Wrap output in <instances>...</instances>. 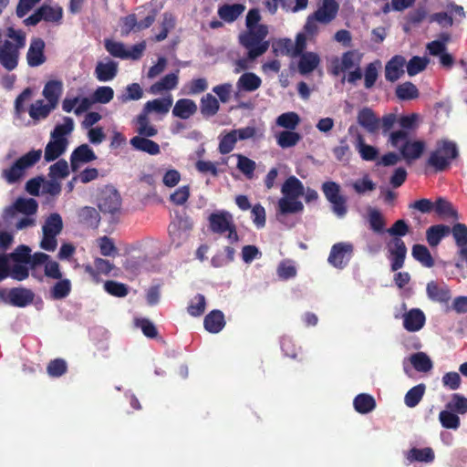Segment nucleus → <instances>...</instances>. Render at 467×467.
<instances>
[{
    "label": "nucleus",
    "instance_id": "47",
    "mask_svg": "<svg viewBox=\"0 0 467 467\" xmlns=\"http://www.w3.org/2000/svg\"><path fill=\"white\" fill-rule=\"evenodd\" d=\"M301 139L302 137L298 132L289 130L280 131L276 136L277 144L283 149L296 146Z\"/></svg>",
    "mask_w": 467,
    "mask_h": 467
},
{
    "label": "nucleus",
    "instance_id": "37",
    "mask_svg": "<svg viewBox=\"0 0 467 467\" xmlns=\"http://www.w3.org/2000/svg\"><path fill=\"white\" fill-rule=\"evenodd\" d=\"M356 148L360 154L362 160L371 161L376 160L379 154V150L374 146L365 143V139L360 133L357 134L356 137Z\"/></svg>",
    "mask_w": 467,
    "mask_h": 467
},
{
    "label": "nucleus",
    "instance_id": "10",
    "mask_svg": "<svg viewBox=\"0 0 467 467\" xmlns=\"http://www.w3.org/2000/svg\"><path fill=\"white\" fill-rule=\"evenodd\" d=\"M390 260V269L396 272L403 267L407 254V247L401 238L394 237L388 244Z\"/></svg>",
    "mask_w": 467,
    "mask_h": 467
},
{
    "label": "nucleus",
    "instance_id": "36",
    "mask_svg": "<svg viewBox=\"0 0 467 467\" xmlns=\"http://www.w3.org/2000/svg\"><path fill=\"white\" fill-rule=\"evenodd\" d=\"M200 109L203 117H213L216 115L220 109L219 101L214 96L207 93L201 99Z\"/></svg>",
    "mask_w": 467,
    "mask_h": 467
},
{
    "label": "nucleus",
    "instance_id": "58",
    "mask_svg": "<svg viewBox=\"0 0 467 467\" xmlns=\"http://www.w3.org/2000/svg\"><path fill=\"white\" fill-rule=\"evenodd\" d=\"M105 291L116 297H124L129 293V287L123 283L109 280L104 283Z\"/></svg>",
    "mask_w": 467,
    "mask_h": 467
},
{
    "label": "nucleus",
    "instance_id": "16",
    "mask_svg": "<svg viewBox=\"0 0 467 467\" xmlns=\"http://www.w3.org/2000/svg\"><path fill=\"white\" fill-rule=\"evenodd\" d=\"M357 120L368 133H377L380 129V119L368 107H364L358 112Z\"/></svg>",
    "mask_w": 467,
    "mask_h": 467
},
{
    "label": "nucleus",
    "instance_id": "57",
    "mask_svg": "<svg viewBox=\"0 0 467 467\" xmlns=\"http://www.w3.org/2000/svg\"><path fill=\"white\" fill-rule=\"evenodd\" d=\"M300 122V118L297 113L290 111L278 116L276 119V125L293 130Z\"/></svg>",
    "mask_w": 467,
    "mask_h": 467
},
{
    "label": "nucleus",
    "instance_id": "13",
    "mask_svg": "<svg viewBox=\"0 0 467 467\" xmlns=\"http://www.w3.org/2000/svg\"><path fill=\"white\" fill-rule=\"evenodd\" d=\"M45 42L40 37H35L31 40L26 53V61L29 67H36L46 62Z\"/></svg>",
    "mask_w": 467,
    "mask_h": 467
},
{
    "label": "nucleus",
    "instance_id": "30",
    "mask_svg": "<svg viewBox=\"0 0 467 467\" xmlns=\"http://www.w3.org/2000/svg\"><path fill=\"white\" fill-rule=\"evenodd\" d=\"M451 233V227L445 224H435L426 231V239L430 246H437L442 238Z\"/></svg>",
    "mask_w": 467,
    "mask_h": 467
},
{
    "label": "nucleus",
    "instance_id": "2",
    "mask_svg": "<svg viewBox=\"0 0 467 467\" xmlns=\"http://www.w3.org/2000/svg\"><path fill=\"white\" fill-rule=\"evenodd\" d=\"M388 142L390 146L397 150L400 157L406 161L407 163L420 159L423 154L426 143L422 140H410L409 132L404 130H394L389 133Z\"/></svg>",
    "mask_w": 467,
    "mask_h": 467
},
{
    "label": "nucleus",
    "instance_id": "4",
    "mask_svg": "<svg viewBox=\"0 0 467 467\" xmlns=\"http://www.w3.org/2000/svg\"><path fill=\"white\" fill-rule=\"evenodd\" d=\"M267 35V26L259 25L255 28H247L239 36L240 44L248 50L249 59H255L268 50L269 42L265 40Z\"/></svg>",
    "mask_w": 467,
    "mask_h": 467
},
{
    "label": "nucleus",
    "instance_id": "40",
    "mask_svg": "<svg viewBox=\"0 0 467 467\" xmlns=\"http://www.w3.org/2000/svg\"><path fill=\"white\" fill-rule=\"evenodd\" d=\"M434 451L431 447H425L422 449L412 448L407 453V459L410 462H432L434 461Z\"/></svg>",
    "mask_w": 467,
    "mask_h": 467
},
{
    "label": "nucleus",
    "instance_id": "53",
    "mask_svg": "<svg viewBox=\"0 0 467 467\" xmlns=\"http://www.w3.org/2000/svg\"><path fill=\"white\" fill-rule=\"evenodd\" d=\"M446 409L456 414L467 413V398L460 393L451 395V400L446 404Z\"/></svg>",
    "mask_w": 467,
    "mask_h": 467
},
{
    "label": "nucleus",
    "instance_id": "17",
    "mask_svg": "<svg viewBox=\"0 0 467 467\" xmlns=\"http://www.w3.org/2000/svg\"><path fill=\"white\" fill-rule=\"evenodd\" d=\"M426 293L429 299L440 304L448 305L451 298L449 286L445 284L439 285L435 281H431L427 284Z\"/></svg>",
    "mask_w": 467,
    "mask_h": 467
},
{
    "label": "nucleus",
    "instance_id": "52",
    "mask_svg": "<svg viewBox=\"0 0 467 467\" xmlns=\"http://www.w3.org/2000/svg\"><path fill=\"white\" fill-rule=\"evenodd\" d=\"M58 281L50 289L51 297L58 300L67 297L71 292V282L69 279H57Z\"/></svg>",
    "mask_w": 467,
    "mask_h": 467
},
{
    "label": "nucleus",
    "instance_id": "8",
    "mask_svg": "<svg viewBox=\"0 0 467 467\" xmlns=\"http://www.w3.org/2000/svg\"><path fill=\"white\" fill-rule=\"evenodd\" d=\"M38 208L37 202L35 199L17 198L16 202L6 207L3 213V219L6 223H11L18 213L31 216L36 213Z\"/></svg>",
    "mask_w": 467,
    "mask_h": 467
},
{
    "label": "nucleus",
    "instance_id": "59",
    "mask_svg": "<svg viewBox=\"0 0 467 467\" xmlns=\"http://www.w3.org/2000/svg\"><path fill=\"white\" fill-rule=\"evenodd\" d=\"M97 242L101 255L112 257L118 255V248L116 247L113 240L109 236H101L97 240Z\"/></svg>",
    "mask_w": 467,
    "mask_h": 467
},
{
    "label": "nucleus",
    "instance_id": "24",
    "mask_svg": "<svg viewBox=\"0 0 467 467\" xmlns=\"http://www.w3.org/2000/svg\"><path fill=\"white\" fill-rule=\"evenodd\" d=\"M204 328L213 334L219 333L225 326L224 315L221 310L211 311L203 320Z\"/></svg>",
    "mask_w": 467,
    "mask_h": 467
},
{
    "label": "nucleus",
    "instance_id": "27",
    "mask_svg": "<svg viewBox=\"0 0 467 467\" xmlns=\"http://www.w3.org/2000/svg\"><path fill=\"white\" fill-rule=\"evenodd\" d=\"M281 192L286 198L297 199L304 194L305 189L299 179L296 176H290L282 185Z\"/></svg>",
    "mask_w": 467,
    "mask_h": 467
},
{
    "label": "nucleus",
    "instance_id": "12",
    "mask_svg": "<svg viewBox=\"0 0 467 467\" xmlns=\"http://www.w3.org/2000/svg\"><path fill=\"white\" fill-rule=\"evenodd\" d=\"M338 10L339 5L336 0H322L313 15L318 23L327 25L337 17Z\"/></svg>",
    "mask_w": 467,
    "mask_h": 467
},
{
    "label": "nucleus",
    "instance_id": "9",
    "mask_svg": "<svg viewBox=\"0 0 467 467\" xmlns=\"http://www.w3.org/2000/svg\"><path fill=\"white\" fill-rule=\"evenodd\" d=\"M354 246L350 243L340 242L332 245L327 262L337 269L345 268L352 258Z\"/></svg>",
    "mask_w": 467,
    "mask_h": 467
},
{
    "label": "nucleus",
    "instance_id": "38",
    "mask_svg": "<svg viewBox=\"0 0 467 467\" xmlns=\"http://www.w3.org/2000/svg\"><path fill=\"white\" fill-rule=\"evenodd\" d=\"M320 62L319 57L313 52L301 54L298 62V70L301 74L306 75L314 71Z\"/></svg>",
    "mask_w": 467,
    "mask_h": 467
},
{
    "label": "nucleus",
    "instance_id": "55",
    "mask_svg": "<svg viewBox=\"0 0 467 467\" xmlns=\"http://www.w3.org/2000/svg\"><path fill=\"white\" fill-rule=\"evenodd\" d=\"M237 140V136L234 130L224 135L222 134L218 147L219 152L223 155L230 153L234 149Z\"/></svg>",
    "mask_w": 467,
    "mask_h": 467
},
{
    "label": "nucleus",
    "instance_id": "3",
    "mask_svg": "<svg viewBox=\"0 0 467 467\" xmlns=\"http://www.w3.org/2000/svg\"><path fill=\"white\" fill-rule=\"evenodd\" d=\"M459 156L457 144L449 140L437 141L436 148L430 153L426 161V166L431 167L436 172L448 170L451 161Z\"/></svg>",
    "mask_w": 467,
    "mask_h": 467
},
{
    "label": "nucleus",
    "instance_id": "31",
    "mask_svg": "<svg viewBox=\"0 0 467 467\" xmlns=\"http://www.w3.org/2000/svg\"><path fill=\"white\" fill-rule=\"evenodd\" d=\"M67 145L68 143L64 140L51 139L45 148L46 161L50 162L57 160L66 151Z\"/></svg>",
    "mask_w": 467,
    "mask_h": 467
},
{
    "label": "nucleus",
    "instance_id": "32",
    "mask_svg": "<svg viewBox=\"0 0 467 467\" xmlns=\"http://www.w3.org/2000/svg\"><path fill=\"white\" fill-rule=\"evenodd\" d=\"M244 9L245 6L243 4H225L219 7L218 16L223 21L232 23L243 14Z\"/></svg>",
    "mask_w": 467,
    "mask_h": 467
},
{
    "label": "nucleus",
    "instance_id": "64",
    "mask_svg": "<svg viewBox=\"0 0 467 467\" xmlns=\"http://www.w3.org/2000/svg\"><path fill=\"white\" fill-rule=\"evenodd\" d=\"M451 232L457 246H465L467 244V226L464 223H455L451 228Z\"/></svg>",
    "mask_w": 467,
    "mask_h": 467
},
{
    "label": "nucleus",
    "instance_id": "39",
    "mask_svg": "<svg viewBox=\"0 0 467 467\" xmlns=\"http://www.w3.org/2000/svg\"><path fill=\"white\" fill-rule=\"evenodd\" d=\"M172 105V99L171 96L162 99H155L146 102L144 109L146 113L157 112L160 114H166L169 112Z\"/></svg>",
    "mask_w": 467,
    "mask_h": 467
},
{
    "label": "nucleus",
    "instance_id": "5",
    "mask_svg": "<svg viewBox=\"0 0 467 467\" xmlns=\"http://www.w3.org/2000/svg\"><path fill=\"white\" fill-rule=\"evenodd\" d=\"M41 150H32L17 159L9 169L4 170L3 177L8 183H16L24 176L27 168L34 166L41 158Z\"/></svg>",
    "mask_w": 467,
    "mask_h": 467
},
{
    "label": "nucleus",
    "instance_id": "50",
    "mask_svg": "<svg viewBox=\"0 0 467 467\" xmlns=\"http://www.w3.org/2000/svg\"><path fill=\"white\" fill-rule=\"evenodd\" d=\"M279 212L282 214L296 213L304 210V205L296 199L281 198L278 202Z\"/></svg>",
    "mask_w": 467,
    "mask_h": 467
},
{
    "label": "nucleus",
    "instance_id": "20",
    "mask_svg": "<svg viewBox=\"0 0 467 467\" xmlns=\"http://www.w3.org/2000/svg\"><path fill=\"white\" fill-rule=\"evenodd\" d=\"M435 213L443 220H459V213L453 204L444 197H438L434 202Z\"/></svg>",
    "mask_w": 467,
    "mask_h": 467
},
{
    "label": "nucleus",
    "instance_id": "62",
    "mask_svg": "<svg viewBox=\"0 0 467 467\" xmlns=\"http://www.w3.org/2000/svg\"><path fill=\"white\" fill-rule=\"evenodd\" d=\"M106 50L113 57L119 58H129L130 52L126 50L124 45L120 42L112 40L105 41Z\"/></svg>",
    "mask_w": 467,
    "mask_h": 467
},
{
    "label": "nucleus",
    "instance_id": "33",
    "mask_svg": "<svg viewBox=\"0 0 467 467\" xmlns=\"http://www.w3.org/2000/svg\"><path fill=\"white\" fill-rule=\"evenodd\" d=\"M62 93V83L58 80L47 82L43 89V96L52 108H57L59 97Z\"/></svg>",
    "mask_w": 467,
    "mask_h": 467
},
{
    "label": "nucleus",
    "instance_id": "34",
    "mask_svg": "<svg viewBox=\"0 0 467 467\" xmlns=\"http://www.w3.org/2000/svg\"><path fill=\"white\" fill-rule=\"evenodd\" d=\"M178 71L164 76L160 81L150 86V91L152 94H158L163 90H171L178 85Z\"/></svg>",
    "mask_w": 467,
    "mask_h": 467
},
{
    "label": "nucleus",
    "instance_id": "11",
    "mask_svg": "<svg viewBox=\"0 0 467 467\" xmlns=\"http://www.w3.org/2000/svg\"><path fill=\"white\" fill-rule=\"evenodd\" d=\"M208 221L211 232L219 234H225L231 225L234 223L232 214L226 211L212 213L208 217Z\"/></svg>",
    "mask_w": 467,
    "mask_h": 467
},
{
    "label": "nucleus",
    "instance_id": "51",
    "mask_svg": "<svg viewBox=\"0 0 467 467\" xmlns=\"http://www.w3.org/2000/svg\"><path fill=\"white\" fill-rule=\"evenodd\" d=\"M368 222L370 229L375 233H382L385 228V219L382 213L376 208L368 211Z\"/></svg>",
    "mask_w": 467,
    "mask_h": 467
},
{
    "label": "nucleus",
    "instance_id": "26",
    "mask_svg": "<svg viewBox=\"0 0 467 467\" xmlns=\"http://www.w3.org/2000/svg\"><path fill=\"white\" fill-rule=\"evenodd\" d=\"M130 143L134 150L150 155H157L161 152L160 145L146 137L135 136L130 140Z\"/></svg>",
    "mask_w": 467,
    "mask_h": 467
},
{
    "label": "nucleus",
    "instance_id": "18",
    "mask_svg": "<svg viewBox=\"0 0 467 467\" xmlns=\"http://www.w3.org/2000/svg\"><path fill=\"white\" fill-rule=\"evenodd\" d=\"M100 212L114 214L120 209L121 199L116 190L103 192L99 199Z\"/></svg>",
    "mask_w": 467,
    "mask_h": 467
},
{
    "label": "nucleus",
    "instance_id": "41",
    "mask_svg": "<svg viewBox=\"0 0 467 467\" xmlns=\"http://www.w3.org/2000/svg\"><path fill=\"white\" fill-rule=\"evenodd\" d=\"M411 254L416 261L425 267L431 268L434 265V259L430 250L423 244H414L412 246Z\"/></svg>",
    "mask_w": 467,
    "mask_h": 467
},
{
    "label": "nucleus",
    "instance_id": "14",
    "mask_svg": "<svg viewBox=\"0 0 467 467\" xmlns=\"http://www.w3.org/2000/svg\"><path fill=\"white\" fill-rule=\"evenodd\" d=\"M97 159L93 150L88 144L77 147L70 155V166L73 171L79 169L81 163H88Z\"/></svg>",
    "mask_w": 467,
    "mask_h": 467
},
{
    "label": "nucleus",
    "instance_id": "6",
    "mask_svg": "<svg viewBox=\"0 0 467 467\" xmlns=\"http://www.w3.org/2000/svg\"><path fill=\"white\" fill-rule=\"evenodd\" d=\"M322 192L327 200L332 204V210L338 217L347 214V198L340 193V186L335 182H325L322 184Z\"/></svg>",
    "mask_w": 467,
    "mask_h": 467
},
{
    "label": "nucleus",
    "instance_id": "23",
    "mask_svg": "<svg viewBox=\"0 0 467 467\" xmlns=\"http://www.w3.org/2000/svg\"><path fill=\"white\" fill-rule=\"evenodd\" d=\"M78 221L88 228L97 229L99 225V213L90 206H84L78 211Z\"/></svg>",
    "mask_w": 467,
    "mask_h": 467
},
{
    "label": "nucleus",
    "instance_id": "25",
    "mask_svg": "<svg viewBox=\"0 0 467 467\" xmlns=\"http://www.w3.org/2000/svg\"><path fill=\"white\" fill-rule=\"evenodd\" d=\"M362 55L356 49L346 51L342 54L339 66H336L334 73L338 74V71L345 72L352 67L359 66Z\"/></svg>",
    "mask_w": 467,
    "mask_h": 467
},
{
    "label": "nucleus",
    "instance_id": "49",
    "mask_svg": "<svg viewBox=\"0 0 467 467\" xmlns=\"http://www.w3.org/2000/svg\"><path fill=\"white\" fill-rule=\"evenodd\" d=\"M63 230V221L59 213H51L45 221L42 231L58 235Z\"/></svg>",
    "mask_w": 467,
    "mask_h": 467
},
{
    "label": "nucleus",
    "instance_id": "54",
    "mask_svg": "<svg viewBox=\"0 0 467 467\" xmlns=\"http://www.w3.org/2000/svg\"><path fill=\"white\" fill-rule=\"evenodd\" d=\"M439 420L445 429L457 430L460 427L459 416L448 409L440 412Z\"/></svg>",
    "mask_w": 467,
    "mask_h": 467
},
{
    "label": "nucleus",
    "instance_id": "43",
    "mask_svg": "<svg viewBox=\"0 0 467 467\" xmlns=\"http://www.w3.org/2000/svg\"><path fill=\"white\" fill-rule=\"evenodd\" d=\"M74 130V120L70 117H64L63 123L57 124L50 134L51 139L61 140L68 143L67 135H69Z\"/></svg>",
    "mask_w": 467,
    "mask_h": 467
},
{
    "label": "nucleus",
    "instance_id": "63",
    "mask_svg": "<svg viewBox=\"0 0 467 467\" xmlns=\"http://www.w3.org/2000/svg\"><path fill=\"white\" fill-rule=\"evenodd\" d=\"M67 370V362L62 358L51 360L47 367V374L52 378H58L64 375Z\"/></svg>",
    "mask_w": 467,
    "mask_h": 467
},
{
    "label": "nucleus",
    "instance_id": "42",
    "mask_svg": "<svg viewBox=\"0 0 467 467\" xmlns=\"http://www.w3.org/2000/svg\"><path fill=\"white\" fill-rule=\"evenodd\" d=\"M353 405L358 413L366 414L375 409L376 401L371 395L361 393L356 396L353 401Z\"/></svg>",
    "mask_w": 467,
    "mask_h": 467
},
{
    "label": "nucleus",
    "instance_id": "19",
    "mask_svg": "<svg viewBox=\"0 0 467 467\" xmlns=\"http://www.w3.org/2000/svg\"><path fill=\"white\" fill-rule=\"evenodd\" d=\"M35 294L25 287L9 289V305L16 307H25L34 301Z\"/></svg>",
    "mask_w": 467,
    "mask_h": 467
},
{
    "label": "nucleus",
    "instance_id": "21",
    "mask_svg": "<svg viewBox=\"0 0 467 467\" xmlns=\"http://www.w3.org/2000/svg\"><path fill=\"white\" fill-rule=\"evenodd\" d=\"M406 60L402 56L396 55L386 63L385 78L389 82L397 81L404 74Z\"/></svg>",
    "mask_w": 467,
    "mask_h": 467
},
{
    "label": "nucleus",
    "instance_id": "22",
    "mask_svg": "<svg viewBox=\"0 0 467 467\" xmlns=\"http://www.w3.org/2000/svg\"><path fill=\"white\" fill-rule=\"evenodd\" d=\"M425 315L419 308L410 309L403 316V327L409 332L420 330L425 324Z\"/></svg>",
    "mask_w": 467,
    "mask_h": 467
},
{
    "label": "nucleus",
    "instance_id": "45",
    "mask_svg": "<svg viewBox=\"0 0 467 467\" xmlns=\"http://www.w3.org/2000/svg\"><path fill=\"white\" fill-rule=\"evenodd\" d=\"M55 109L56 108H52L51 104L48 102L45 104L42 99H38L30 106L28 113L33 119L39 120L47 118L50 112Z\"/></svg>",
    "mask_w": 467,
    "mask_h": 467
},
{
    "label": "nucleus",
    "instance_id": "15",
    "mask_svg": "<svg viewBox=\"0 0 467 467\" xmlns=\"http://www.w3.org/2000/svg\"><path fill=\"white\" fill-rule=\"evenodd\" d=\"M84 271L88 274L95 283H99L100 275H108L114 268V265L109 260L97 257L94 260V265H84Z\"/></svg>",
    "mask_w": 467,
    "mask_h": 467
},
{
    "label": "nucleus",
    "instance_id": "56",
    "mask_svg": "<svg viewBox=\"0 0 467 467\" xmlns=\"http://www.w3.org/2000/svg\"><path fill=\"white\" fill-rule=\"evenodd\" d=\"M175 26V18L171 13H164L161 23V30L154 36V41L161 42L167 38L169 32Z\"/></svg>",
    "mask_w": 467,
    "mask_h": 467
},
{
    "label": "nucleus",
    "instance_id": "46",
    "mask_svg": "<svg viewBox=\"0 0 467 467\" xmlns=\"http://www.w3.org/2000/svg\"><path fill=\"white\" fill-rule=\"evenodd\" d=\"M425 390L426 386L423 383L418 384L409 389L404 397V402L406 406L409 408L416 407L422 400Z\"/></svg>",
    "mask_w": 467,
    "mask_h": 467
},
{
    "label": "nucleus",
    "instance_id": "35",
    "mask_svg": "<svg viewBox=\"0 0 467 467\" xmlns=\"http://www.w3.org/2000/svg\"><path fill=\"white\" fill-rule=\"evenodd\" d=\"M261 84V78L253 72L244 73L237 81L238 88L247 92L258 89Z\"/></svg>",
    "mask_w": 467,
    "mask_h": 467
},
{
    "label": "nucleus",
    "instance_id": "44",
    "mask_svg": "<svg viewBox=\"0 0 467 467\" xmlns=\"http://www.w3.org/2000/svg\"><path fill=\"white\" fill-rule=\"evenodd\" d=\"M410 360L413 368L419 372H429L432 369V361L424 352L412 354Z\"/></svg>",
    "mask_w": 467,
    "mask_h": 467
},
{
    "label": "nucleus",
    "instance_id": "28",
    "mask_svg": "<svg viewBox=\"0 0 467 467\" xmlns=\"http://www.w3.org/2000/svg\"><path fill=\"white\" fill-rule=\"evenodd\" d=\"M197 111V105L189 99H180L176 101L172 114L182 119H187Z\"/></svg>",
    "mask_w": 467,
    "mask_h": 467
},
{
    "label": "nucleus",
    "instance_id": "7",
    "mask_svg": "<svg viewBox=\"0 0 467 467\" xmlns=\"http://www.w3.org/2000/svg\"><path fill=\"white\" fill-rule=\"evenodd\" d=\"M63 17V10L60 6L42 5L31 16L24 20L27 26H35L39 22L59 23Z\"/></svg>",
    "mask_w": 467,
    "mask_h": 467
},
{
    "label": "nucleus",
    "instance_id": "48",
    "mask_svg": "<svg viewBox=\"0 0 467 467\" xmlns=\"http://www.w3.org/2000/svg\"><path fill=\"white\" fill-rule=\"evenodd\" d=\"M395 93L397 98L400 100L414 99L420 95L417 87L410 81L398 85Z\"/></svg>",
    "mask_w": 467,
    "mask_h": 467
},
{
    "label": "nucleus",
    "instance_id": "60",
    "mask_svg": "<svg viewBox=\"0 0 467 467\" xmlns=\"http://www.w3.org/2000/svg\"><path fill=\"white\" fill-rule=\"evenodd\" d=\"M31 249L25 244L18 245L13 253L8 255V260L12 259L16 263L29 264L31 259Z\"/></svg>",
    "mask_w": 467,
    "mask_h": 467
},
{
    "label": "nucleus",
    "instance_id": "29",
    "mask_svg": "<svg viewBox=\"0 0 467 467\" xmlns=\"http://www.w3.org/2000/svg\"><path fill=\"white\" fill-rule=\"evenodd\" d=\"M118 73V63L109 61L107 63L99 62L95 68V75L98 80L107 82L112 80Z\"/></svg>",
    "mask_w": 467,
    "mask_h": 467
},
{
    "label": "nucleus",
    "instance_id": "61",
    "mask_svg": "<svg viewBox=\"0 0 467 467\" xmlns=\"http://www.w3.org/2000/svg\"><path fill=\"white\" fill-rule=\"evenodd\" d=\"M429 59L426 57H420L418 56L413 57L407 64L408 75L412 77L419 74L427 67Z\"/></svg>",
    "mask_w": 467,
    "mask_h": 467
},
{
    "label": "nucleus",
    "instance_id": "1",
    "mask_svg": "<svg viewBox=\"0 0 467 467\" xmlns=\"http://www.w3.org/2000/svg\"><path fill=\"white\" fill-rule=\"evenodd\" d=\"M6 36L14 42L5 39L0 46V65L7 71L16 68L19 59V51L26 46V34L22 30H16L10 26L6 29Z\"/></svg>",
    "mask_w": 467,
    "mask_h": 467
}]
</instances>
